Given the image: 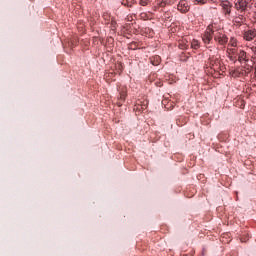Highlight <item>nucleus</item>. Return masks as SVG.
Returning <instances> with one entry per match:
<instances>
[{"label":"nucleus","instance_id":"f257e3e1","mask_svg":"<svg viewBox=\"0 0 256 256\" xmlns=\"http://www.w3.org/2000/svg\"><path fill=\"white\" fill-rule=\"evenodd\" d=\"M104 23L112 30H116L117 22L108 12H104L103 14Z\"/></svg>","mask_w":256,"mask_h":256},{"label":"nucleus","instance_id":"f03ea898","mask_svg":"<svg viewBox=\"0 0 256 256\" xmlns=\"http://www.w3.org/2000/svg\"><path fill=\"white\" fill-rule=\"evenodd\" d=\"M252 71V67L251 66H245V67H238L236 70H234V75L236 77H245L248 74H250V72Z\"/></svg>","mask_w":256,"mask_h":256},{"label":"nucleus","instance_id":"7ed1b4c3","mask_svg":"<svg viewBox=\"0 0 256 256\" xmlns=\"http://www.w3.org/2000/svg\"><path fill=\"white\" fill-rule=\"evenodd\" d=\"M234 8H236V11L240 12L241 14H243L245 11H247V8H248L247 0H237L234 3Z\"/></svg>","mask_w":256,"mask_h":256},{"label":"nucleus","instance_id":"20e7f679","mask_svg":"<svg viewBox=\"0 0 256 256\" xmlns=\"http://www.w3.org/2000/svg\"><path fill=\"white\" fill-rule=\"evenodd\" d=\"M209 65L210 68H212L214 71H219V69L221 68V60L219 57H210L209 58Z\"/></svg>","mask_w":256,"mask_h":256},{"label":"nucleus","instance_id":"39448f33","mask_svg":"<svg viewBox=\"0 0 256 256\" xmlns=\"http://www.w3.org/2000/svg\"><path fill=\"white\" fill-rule=\"evenodd\" d=\"M178 11H180L182 14H186L190 11V5L187 0H180V2L177 5Z\"/></svg>","mask_w":256,"mask_h":256},{"label":"nucleus","instance_id":"423d86ee","mask_svg":"<svg viewBox=\"0 0 256 256\" xmlns=\"http://www.w3.org/2000/svg\"><path fill=\"white\" fill-rule=\"evenodd\" d=\"M232 3L225 1L221 3V7L223 9V12L225 15H230L231 14V8H232Z\"/></svg>","mask_w":256,"mask_h":256},{"label":"nucleus","instance_id":"0eeeda50","mask_svg":"<svg viewBox=\"0 0 256 256\" xmlns=\"http://www.w3.org/2000/svg\"><path fill=\"white\" fill-rule=\"evenodd\" d=\"M147 107H148L147 100H144L143 102L142 100H136L135 109H138V111H143L144 109H147Z\"/></svg>","mask_w":256,"mask_h":256},{"label":"nucleus","instance_id":"6e6552de","mask_svg":"<svg viewBox=\"0 0 256 256\" xmlns=\"http://www.w3.org/2000/svg\"><path fill=\"white\" fill-rule=\"evenodd\" d=\"M215 41H217L220 45H224V44H227L228 38L226 34L220 33V34H217V36H215Z\"/></svg>","mask_w":256,"mask_h":256},{"label":"nucleus","instance_id":"1a4fd4ad","mask_svg":"<svg viewBox=\"0 0 256 256\" xmlns=\"http://www.w3.org/2000/svg\"><path fill=\"white\" fill-rule=\"evenodd\" d=\"M150 62L154 66H159L161 63V57L160 55H153V57H150Z\"/></svg>","mask_w":256,"mask_h":256},{"label":"nucleus","instance_id":"9d476101","mask_svg":"<svg viewBox=\"0 0 256 256\" xmlns=\"http://www.w3.org/2000/svg\"><path fill=\"white\" fill-rule=\"evenodd\" d=\"M238 61L239 62H247V54L245 51H240L238 54Z\"/></svg>","mask_w":256,"mask_h":256},{"label":"nucleus","instance_id":"9b49d317","mask_svg":"<svg viewBox=\"0 0 256 256\" xmlns=\"http://www.w3.org/2000/svg\"><path fill=\"white\" fill-rule=\"evenodd\" d=\"M174 0H161V2L158 3V5L161 7V8H165V6L167 5H173Z\"/></svg>","mask_w":256,"mask_h":256},{"label":"nucleus","instance_id":"f8f14e48","mask_svg":"<svg viewBox=\"0 0 256 256\" xmlns=\"http://www.w3.org/2000/svg\"><path fill=\"white\" fill-rule=\"evenodd\" d=\"M211 39H213V36L211 33H205L203 35V41L205 42V44H210Z\"/></svg>","mask_w":256,"mask_h":256},{"label":"nucleus","instance_id":"ddd939ff","mask_svg":"<svg viewBox=\"0 0 256 256\" xmlns=\"http://www.w3.org/2000/svg\"><path fill=\"white\" fill-rule=\"evenodd\" d=\"M255 38V33H244V39L246 41H252Z\"/></svg>","mask_w":256,"mask_h":256},{"label":"nucleus","instance_id":"4468645a","mask_svg":"<svg viewBox=\"0 0 256 256\" xmlns=\"http://www.w3.org/2000/svg\"><path fill=\"white\" fill-rule=\"evenodd\" d=\"M244 20H245V17H244L243 14H241L239 17H235V18H234V23L241 24V23L244 22Z\"/></svg>","mask_w":256,"mask_h":256},{"label":"nucleus","instance_id":"2eb2a0df","mask_svg":"<svg viewBox=\"0 0 256 256\" xmlns=\"http://www.w3.org/2000/svg\"><path fill=\"white\" fill-rule=\"evenodd\" d=\"M227 53H228V55L236 56V54H237V49H236L235 47H233V48H228V49H227Z\"/></svg>","mask_w":256,"mask_h":256},{"label":"nucleus","instance_id":"dca6fc26","mask_svg":"<svg viewBox=\"0 0 256 256\" xmlns=\"http://www.w3.org/2000/svg\"><path fill=\"white\" fill-rule=\"evenodd\" d=\"M171 17H172L171 12H165V13L163 14V19H164V20H171Z\"/></svg>","mask_w":256,"mask_h":256},{"label":"nucleus","instance_id":"f3484780","mask_svg":"<svg viewBox=\"0 0 256 256\" xmlns=\"http://www.w3.org/2000/svg\"><path fill=\"white\" fill-rule=\"evenodd\" d=\"M133 0H122V5L124 6H132Z\"/></svg>","mask_w":256,"mask_h":256},{"label":"nucleus","instance_id":"a211bd4d","mask_svg":"<svg viewBox=\"0 0 256 256\" xmlns=\"http://www.w3.org/2000/svg\"><path fill=\"white\" fill-rule=\"evenodd\" d=\"M125 99H126V94H125V93L120 94V102H119V105H122V102H124Z\"/></svg>","mask_w":256,"mask_h":256},{"label":"nucleus","instance_id":"6ab92c4d","mask_svg":"<svg viewBox=\"0 0 256 256\" xmlns=\"http://www.w3.org/2000/svg\"><path fill=\"white\" fill-rule=\"evenodd\" d=\"M140 18H142L143 20H149V17L145 12H142V14H140Z\"/></svg>","mask_w":256,"mask_h":256},{"label":"nucleus","instance_id":"aec40b11","mask_svg":"<svg viewBox=\"0 0 256 256\" xmlns=\"http://www.w3.org/2000/svg\"><path fill=\"white\" fill-rule=\"evenodd\" d=\"M230 45H231L232 47H234V48L237 47V40H235V39L232 38V39L230 40Z\"/></svg>","mask_w":256,"mask_h":256},{"label":"nucleus","instance_id":"412c9836","mask_svg":"<svg viewBox=\"0 0 256 256\" xmlns=\"http://www.w3.org/2000/svg\"><path fill=\"white\" fill-rule=\"evenodd\" d=\"M148 0H140V5L141 6H147L148 5Z\"/></svg>","mask_w":256,"mask_h":256},{"label":"nucleus","instance_id":"4be33fe9","mask_svg":"<svg viewBox=\"0 0 256 256\" xmlns=\"http://www.w3.org/2000/svg\"><path fill=\"white\" fill-rule=\"evenodd\" d=\"M192 47L198 48L199 47V43L196 40H194V42L192 43Z\"/></svg>","mask_w":256,"mask_h":256},{"label":"nucleus","instance_id":"5701e85b","mask_svg":"<svg viewBox=\"0 0 256 256\" xmlns=\"http://www.w3.org/2000/svg\"><path fill=\"white\" fill-rule=\"evenodd\" d=\"M230 57V60H232L233 62H235V60L237 59V55H228Z\"/></svg>","mask_w":256,"mask_h":256},{"label":"nucleus","instance_id":"b1692460","mask_svg":"<svg viewBox=\"0 0 256 256\" xmlns=\"http://www.w3.org/2000/svg\"><path fill=\"white\" fill-rule=\"evenodd\" d=\"M198 3H201L202 5L205 4L207 2V0H195Z\"/></svg>","mask_w":256,"mask_h":256},{"label":"nucleus","instance_id":"393cba45","mask_svg":"<svg viewBox=\"0 0 256 256\" xmlns=\"http://www.w3.org/2000/svg\"><path fill=\"white\" fill-rule=\"evenodd\" d=\"M162 103H163V105H166L167 100H163Z\"/></svg>","mask_w":256,"mask_h":256},{"label":"nucleus","instance_id":"a878e982","mask_svg":"<svg viewBox=\"0 0 256 256\" xmlns=\"http://www.w3.org/2000/svg\"><path fill=\"white\" fill-rule=\"evenodd\" d=\"M251 1H252V0H246L247 6L249 5V3H250Z\"/></svg>","mask_w":256,"mask_h":256},{"label":"nucleus","instance_id":"bb28decb","mask_svg":"<svg viewBox=\"0 0 256 256\" xmlns=\"http://www.w3.org/2000/svg\"><path fill=\"white\" fill-rule=\"evenodd\" d=\"M119 67H120V68H123V67L121 66V64H119Z\"/></svg>","mask_w":256,"mask_h":256},{"label":"nucleus","instance_id":"cd10ccee","mask_svg":"<svg viewBox=\"0 0 256 256\" xmlns=\"http://www.w3.org/2000/svg\"><path fill=\"white\" fill-rule=\"evenodd\" d=\"M254 44L256 45V40H254Z\"/></svg>","mask_w":256,"mask_h":256}]
</instances>
